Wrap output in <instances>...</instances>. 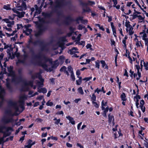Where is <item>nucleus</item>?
<instances>
[{
    "instance_id": "nucleus-1",
    "label": "nucleus",
    "mask_w": 148,
    "mask_h": 148,
    "mask_svg": "<svg viewBox=\"0 0 148 148\" xmlns=\"http://www.w3.org/2000/svg\"><path fill=\"white\" fill-rule=\"evenodd\" d=\"M52 64V60L51 59L45 60V62L43 63H41L40 65L45 70L47 71L51 72L53 68L56 67L59 65L58 60L55 61L53 63V65L50 66V65Z\"/></svg>"
},
{
    "instance_id": "nucleus-2",
    "label": "nucleus",
    "mask_w": 148,
    "mask_h": 148,
    "mask_svg": "<svg viewBox=\"0 0 148 148\" xmlns=\"http://www.w3.org/2000/svg\"><path fill=\"white\" fill-rule=\"evenodd\" d=\"M27 96L25 95H21L19 98V101L18 103H13L12 105L16 111L21 112L24 109L23 106L24 101L26 100Z\"/></svg>"
},
{
    "instance_id": "nucleus-3",
    "label": "nucleus",
    "mask_w": 148,
    "mask_h": 148,
    "mask_svg": "<svg viewBox=\"0 0 148 148\" xmlns=\"http://www.w3.org/2000/svg\"><path fill=\"white\" fill-rule=\"evenodd\" d=\"M36 76L40 81V82H37L36 83V85L38 86V92H42L44 93H46L47 92V90L46 88H40V87H42L43 85L44 79L42 78L39 73L37 74Z\"/></svg>"
},
{
    "instance_id": "nucleus-4",
    "label": "nucleus",
    "mask_w": 148,
    "mask_h": 148,
    "mask_svg": "<svg viewBox=\"0 0 148 148\" xmlns=\"http://www.w3.org/2000/svg\"><path fill=\"white\" fill-rule=\"evenodd\" d=\"M37 27L38 29V32L36 33L35 35L37 37L40 35L43 31V25L45 23L44 20L43 19H39V21L35 22Z\"/></svg>"
},
{
    "instance_id": "nucleus-5",
    "label": "nucleus",
    "mask_w": 148,
    "mask_h": 148,
    "mask_svg": "<svg viewBox=\"0 0 148 148\" xmlns=\"http://www.w3.org/2000/svg\"><path fill=\"white\" fill-rule=\"evenodd\" d=\"M126 56L128 58L129 62L131 64H132V62L133 61H136V62L138 63V64L135 65V69L137 70V71H142L143 68H141L140 66H140L139 65L138 62H137L136 54L134 53H133V56H132V58L130 56L129 54H127L126 55Z\"/></svg>"
},
{
    "instance_id": "nucleus-6",
    "label": "nucleus",
    "mask_w": 148,
    "mask_h": 148,
    "mask_svg": "<svg viewBox=\"0 0 148 148\" xmlns=\"http://www.w3.org/2000/svg\"><path fill=\"white\" fill-rule=\"evenodd\" d=\"M107 102L106 101L103 100L101 103V109L103 111L102 114L103 116L106 117V114L108 110V106L107 105Z\"/></svg>"
},
{
    "instance_id": "nucleus-7",
    "label": "nucleus",
    "mask_w": 148,
    "mask_h": 148,
    "mask_svg": "<svg viewBox=\"0 0 148 148\" xmlns=\"http://www.w3.org/2000/svg\"><path fill=\"white\" fill-rule=\"evenodd\" d=\"M130 22L128 21H126L125 25L126 27V30L130 35H132L134 33L133 30V27L130 24Z\"/></svg>"
},
{
    "instance_id": "nucleus-8",
    "label": "nucleus",
    "mask_w": 148,
    "mask_h": 148,
    "mask_svg": "<svg viewBox=\"0 0 148 148\" xmlns=\"http://www.w3.org/2000/svg\"><path fill=\"white\" fill-rule=\"evenodd\" d=\"M5 91L3 89L0 88V107L3 101V97L5 95Z\"/></svg>"
},
{
    "instance_id": "nucleus-9",
    "label": "nucleus",
    "mask_w": 148,
    "mask_h": 148,
    "mask_svg": "<svg viewBox=\"0 0 148 148\" xmlns=\"http://www.w3.org/2000/svg\"><path fill=\"white\" fill-rule=\"evenodd\" d=\"M3 129L6 130L7 131H12V128L11 127H0V132H2L3 130ZM3 137H0V144L1 143L3 142Z\"/></svg>"
},
{
    "instance_id": "nucleus-10",
    "label": "nucleus",
    "mask_w": 148,
    "mask_h": 148,
    "mask_svg": "<svg viewBox=\"0 0 148 148\" xmlns=\"http://www.w3.org/2000/svg\"><path fill=\"white\" fill-rule=\"evenodd\" d=\"M16 7L18 8V10L22 11L25 10L26 9L27 6L25 3L23 2L21 5H19L18 4H17Z\"/></svg>"
},
{
    "instance_id": "nucleus-11",
    "label": "nucleus",
    "mask_w": 148,
    "mask_h": 148,
    "mask_svg": "<svg viewBox=\"0 0 148 148\" xmlns=\"http://www.w3.org/2000/svg\"><path fill=\"white\" fill-rule=\"evenodd\" d=\"M42 4L40 6V8H38V6L37 5H35L34 6L35 9L36 11L35 12V14H34V16L35 17L36 14H39L41 12V8L42 7Z\"/></svg>"
},
{
    "instance_id": "nucleus-12",
    "label": "nucleus",
    "mask_w": 148,
    "mask_h": 148,
    "mask_svg": "<svg viewBox=\"0 0 148 148\" xmlns=\"http://www.w3.org/2000/svg\"><path fill=\"white\" fill-rule=\"evenodd\" d=\"M35 143V142H32V140H29L27 141V145L25 146L24 148H31L32 146Z\"/></svg>"
},
{
    "instance_id": "nucleus-13",
    "label": "nucleus",
    "mask_w": 148,
    "mask_h": 148,
    "mask_svg": "<svg viewBox=\"0 0 148 148\" xmlns=\"http://www.w3.org/2000/svg\"><path fill=\"white\" fill-rule=\"evenodd\" d=\"M68 52L71 54H73L76 53H78V49L76 47H74L72 49L69 50Z\"/></svg>"
},
{
    "instance_id": "nucleus-14",
    "label": "nucleus",
    "mask_w": 148,
    "mask_h": 148,
    "mask_svg": "<svg viewBox=\"0 0 148 148\" xmlns=\"http://www.w3.org/2000/svg\"><path fill=\"white\" fill-rule=\"evenodd\" d=\"M32 31L31 29H29L27 26H25L24 27L23 32L25 33L26 35H28L31 33Z\"/></svg>"
},
{
    "instance_id": "nucleus-15",
    "label": "nucleus",
    "mask_w": 148,
    "mask_h": 148,
    "mask_svg": "<svg viewBox=\"0 0 148 148\" xmlns=\"http://www.w3.org/2000/svg\"><path fill=\"white\" fill-rule=\"evenodd\" d=\"M144 31L141 32L140 33L139 36L142 39L144 40H146L147 39L146 38L147 37V35L146 34Z\"/></svg>"
},
{
    "instance_id": "nucleus-16",
    "label": "nucleus",
    "mask_w": 148,
    "mask_h": 148,
    "mask_svg": "<svg viewBox=\"0 0 148 148\" xmlns=\"http://www.w3.org/2000/svg\"><path fill=\"white\" fill-rule=\"evenodd\" d=\"M113 2V7L115 8L116 9H119L120 8V5L117 4V0H112Z\"/></svg>"
},
{
    "instance_id": "nucleus-17",
    "label": "nucleus",
    "mask_w": 148,
    "mask_h": 148,
    "mask_svg": "<svg viewBox=\"0 0 148 148\" xmlns=\"http://www.w3.org/2000/svg\"><path fill=\"white\" fill-rule=\"evenodd\" d=\"M68 120H69L70 122L73 125H74L75 124V121L74 120V119L73 118L71 117V116H69L66 117Z\"/></svg>"
},
{
    "instance_id": "nucleus-18",
    "label": "nucleus",
    "mask_w": 148,
    "mask_h": 148,
    "mask_svg": "<svg viewBox=\"0 0 148 148\" xmlns=\"http://www.w3.org/2000/svg\"><path fill=\"white\" fill-rule=\"evenodd\" d=\"M66 68L65 66H63L60 69V71L61 72H64L66 73L68 76H69V73L68 71L66 70Z\"/></svg>"
},
{
    "instance_id": "nucleus-19",
    "label": "nucleus",
    "mask_w": 148,
    "mask_h": 148,
    "mask_svg": "<svg viewBox=\"0 0 148 148\" xmlns=\"http://www.w3.org/2000/svg\"><path fill=\"white\" fill-rule=\"evenodd\" d=\"M145 17L144 15L142 16L140 15H138V20L139 22L141 23L145 19Z\"/></svg>"
},
{
    "instance_id": "nucleus-20",
    "label": "nucleus",
    "mask_w": 148,
    "mask_h": 148,
    "mask_svg": "<svg viewBox=\"0 0 148 148\" xmlns=\"http://www.w3.org/2000/svg\"><path fill=\"white\" fill-rule=\"evenodd\" d=\"M14 24V21H10L9 23H7V26L8 27H11Z\"/></svg>"
},
{
    "instance_id": "nucleus-21",
    "label": "nucleus",
    "mask_w": 148,
    "mask_h": 148,
    "mask_svg": "<svg viewBox=\"0 0 148 148\" xmlns=\"http://www.w3.org/2000/svg\"><path fill=\"white\" fill-rule=\"evenodd\" d=\"M121 100L123 101H126V95L125 93H123L121 95Z\"/></svg>"
},
{
    "instance_id": "nucleus-22",
    "label": "nucleus",
    "mask_w": 148,
    "mask_h": 148,
    "mask_svg": "<svg viewBox=\"0 0 148 148\" xmlns=\"http://www.w3.org/2000/svg\"><path fill=\"white\" fill-rule=\"evenodd\" d=\"M25 14V13L24 12H18L17 14V16L19 18H21L24 16Z\"/></svg>"
},
{
    "instance_id": "nucleus-23",
    "label": "nucleus",
    "mask_w": 148,
    "mask_h": 148,
    "mask_svg": "<svg viewBox=\"0 0 148 148\" xmlns=\"http://www.w3.org/2000/svg\"><path fill=\"white\" fill-rule=\"evenodd\" d=\"M10 4H7V5H4L3 6V8L4 9L6 10H10L11 9L10 7Z\"/></svg>"
},
{
    "instance_id": "nucleus-24",
    "label": "nucleus",
    "mask_w": 148,
    "mask_h": 148,
    "mask_svg": "<svg viewBox=\"0 0 148 148\" xmlns=\"http://www.w3.org/2000/svg\"><path fill=\"white\" fill-rule=\"evenodd\" d=\"M53 120L55 121L54 122V124L56 125H58L60 123V119H57L56 117H55Z\"/></svg>"
},
{
    "instance_id": "nucleus-25",
    "label": "nucleus",
    "mask_w": 148,
    "mask_h": 148,
    "mask_svg": "<svg viewBox=\"0 0 148 148\" xmlns=\"http://www.w3.org/2000/svg\"><path fill=\"white\" fill-rule=\"evenodd\" d=\"M13 67L10 66L9 68H8V71L10 72V74L13 75L14 73L12 71Z\"/></svg>"
},
{
    "instance_id": "nucleus-26",
    "label": "nucleus",
    "mask_w": 148,
    "mask_h": 148,
    "mask_svg": "<svg viewBox=\"0 0 148 148\" xmlns=\"http://www.w3.org/2000/svg\"><path fill=\"white\" fill-rule=\"evenodd\" d=\"M79 79L76 80L77 84L78 85H80L82 83V77H78Z\"/></svg>"
},
{
    "instance_id": "nucleus-27",
    "label": "nucleus",
    "mask_w": 148,
    "mask_h": 148,
    "mask_svg": "<svg viewBox=\"0 0 148 148\" xmlns=\"http://www.w3.org/2000/svg\"><path fill=\"white\" fill-rule=\"evenodd\" d=\"M140 96L138 95H136V96H135L134 97V100L135 102H137L139 101V99H140Z\"/></svg>"
},
{
    "instance_id": "nucleus-28",
    "label": "nucleus",
    "mask_w": 148,
    "mask_h": 148,
    "mask_svg": "<svg viewBox=\"0 0 148 148\" xmlns=\"http://www.w3.org/2000/svg\"><path fill=\"white\" fill-rule=\"evenodd\" d=\"M78 28L79 30H82L83 29L84 30V33H85L87 31V29L84 27V26L82 25H79L78 26Z\"/></svg>"
},
{
    "instance_id": "nucleus-29",
    "label": "nucleus",
    "mask_w": 148,
    "mask_h": 148,
    "mask_svg": "<svg viewBox=\"0 0 148 148\" xmlns=\"http://www.w3.org/2000/svg\"><path fill=\"white\" fill-rule=\"evenodd\" d=\"M78 92L82 95H83L84 94V92L83 90L82 87H80L77 89Z\"/></svg>"
},
{
    "instance_id": "nucleus-30",
    "label": "nucleus",
    "mask_w": 148,
    "mask_h": 148,
    "mask_svg": "<svg viewBox=\"0 0 148 148\" xmlns=\"http://www.w3.org/2000/svg\"><path fill=\"white\" fill-rule=\"evenodd\" d=\"M79 20H80L81 21V22L83 23H84V24H86L88 22V21L87 20H83V18L80 17L78 18Z\"/></svg>"
},
{
    "instance_id": "nucleus-31",
    "label": "nucleus",
    "mask_w": 148,
    "mask_h": 148,
    "mask_svg": "<svg viewBox=\"0 0 148 148\" xmlns=\"http://www.w3.org/2000/svg\"><path fill=\"white\" fill-rule=\"evenodd\" d=\"M100 61L99 60H97L95 61V66L96 68H97L98 69L100 67Z\"/></svg>"
},
{
    "instance_id": "nucleus-32",
    "label": "nucleus",
    "mask_w": 148,
    "mask_h": 148,
    "mask_svg": "<svg viewBox=\"0 0 148 148\" xmlns=\"http://www.w3.org/2000/svg\"><path fill=\"white\" fill-rule=\"evenodd\" d=\"M136 45L137 47H141L142 48H143V46L142 45L141 42L140 41L138 42L137 43H136Z\"/></svg>"
},
{
    "instance_id": "nucleus-33",
    "label": "nucleus",
    "mask_w": 148,
    "mask_h": 148,
    "mask_svg": "<svg viewBox=\"0 0 148 148\" xmlns=\"http://www.w3.org/2000/svg\"><path fill=\"white\" fill-rule=\"evenodd\" d=\"M143 65L145 68V69L146 70H148V62H143Z\"/></svg>"
},
{
    "instance_id": "nucleus-34",
    "label": "nucleus",
    "mask_w": 148,
    "mask_h": 148,
    "mask_svg": "<svg viewBox=\"0 0 148 148\" xmlns=\"http://www.w3.org/2000/svg\"><path fill=\"white\" fill-rule=\"evenodd\" d=\"M17 31L15 30L13 32V33L11 34H9L7 33H5L6 34L8 37H10L11 36H13L16 32Z\"/></svg>"
},
{
    "instance_id": "nucleus-35",
    "label": "nucleus",
    "mask_w": 148,
    "mask_h": 148,
    "mask_svg": "<svg viewBox=\"0 0 148 148\" xmlns=\"http://www.w3.org/2000/svg\"><path fill=\"white\" fill-rule=\"evenodd\" d=\"M3 28L4 29H5L8 32H11L12 31L11 28L10 27L8 28L6 26H3Z\"/></svg>"
},
{
    "instance_id": "nucleus-36",
    "label": "nucleus",
    "mask_w": 148,
    "mask_h": 148,
    "mask_svg": "<svg viewBox=\"0 0 148 148\" xmlns=\"http://www.w3.org/2000/svg\"><path fill=\"white\" fill-rule=\"evenodd\" d=\"M68 70L71 73V74L73 73V69L71 66H68Z\"/></svg>"
},
{
    "instance_id": "nucleus-37",
    "label": "nucleus",
    "mask_w": 148,
    "mask_h": 148,
    "mask_svg": "<svg viewBox=\"0 0 148 148\" xmlns=\"http://www.w3.org/2000/svg\"><path fill=\"white\" fill-rule=\"evenodd\" d=\"M108 119L109 122L110 123L112 120H113L114 119L113 116L112 115H109Z\"/></svg>"
},
{
    "instance_id": "nucleus-38",
    "label": "nucleus",
    "mask_w": 148,
    "mask_h": 148,
    "mask_svg": "<svg viewBox=\"0 0 148 148\" xmlns=\"http://www.w3.org/2000/svg\"><path fill=\"white\" fill-rule=\"evenodd\" d=\"M110 25L112 29V31L116 30L115 27L113 23L112 22L110 23Z\"/></svg>"
},
{
    "instance_id": "nucleus-39",
    "label": "nucleus",
    "mask_w": 148,
    "mask_h": 148,
    "mask_svg": "<svg viewBox=\"0 0 148 148\" xmlns=\"http://www.w3.org/2000/svg\"><path fill=\"white\" fill-rule=\"evenodd\" d=\"M46 104L48 106H51L53 105V103L52 102H51L50 101H49Z\"/></svg>"
},
{
    "instance_id": "nucleus-40",
    "label": "nucleus",
    "mask_w": 148,
    "mask_h": 148,
    "mask_svg": "<svg viewBox=\"0 0 148 148\" xmlns=\"http://www.w3.org/2000/svg\"><path fill=\"white\" fill-rule=\"evenodd\" d=\"M64 57L63 56H60L59 58V60L62 63L64 61Z\"/></svg>"
},
{
    "instance_id": "nucleus-41",
    "label": "nucleus",
    "mask_w": 148,
    "mask_h": 148,
    "mask_svg": "<svg viewBox=\"0 0 148 148\" xmlns=\"http://www.w3.org/2000/svg\"><path fill=\"white\" fill-rule=\"evenodd\" d=\"M56 3L57 4V7L61 6L62 5V2L60 0L57 1L56 2Z\"/></svg>"
},
{
    "instance_id": "nucleus-42",
    "label": "nucleus",
    "mask_w": 148,
    "mask_h": 148,
    "mask_svg": "<svg viewBox=\"0 0 148 148\" xmlns=\"http://www.w3.org/2000/svg\"><path fill=\"white\" fill-rule=\"evenodd\" d=\"M92 103L94 105V106L96 108H98L99 107V105L95 101H92Z\"/></svg>"
},
{
    "instance_id": "nucleus-43",
    "label": "nucleus",
    "mask_w": 148,
    "mask_h": 148,
    "mask_svg": "<svg viewBox=\"0 0 148 148\" xmlns=\"http://www.w3.org/2000/svg\"><path fill=\"white\" fill-rule=\"evenodd\" d=\"M100 62L102 64V67L104 68L106 65L105 61L104 60H101Z\"/></svg>"
},
{
    "instance_id": "nucleus-44",
    "label": "nucleus",
    "mask_w": 148,
    "mask_h": 148,
    "mask_svg": "<svg viewBox=\"0 0 148 148\" xmlns=\"http://www.w3.org/2000/svg\"><path fill=\"white\" fill-rule=\"evenodd\" d=\"M96 96H95V95L94 94H93L92 96L91 97V99L92 100H93V101H95L96 100Z\"/></svg>"
},
{
    "instance_id": "nucleus-45",
    "label": "nucleus",
    "mask_w": 148,
    "mask_h": 148,
    "mask_svg": "<svg viewBox=\"0 0 148 148\" xmlns=\"http://www.w3.org/2000/svg\"><path fill=\"white\" fill-rule=\"evenodd\" d=\"M141 71H138L137 72V75L138 76V78H137V79L138 80L141 77Z\"/></svg>"
},
{
    "instance_id": "nucleus-46",
    "label": "nucleus",
    "mask_w": 148,
    "mask_h": 148,
    "mask_svg": "<svg viewBox=\"0 0 148 148\" xmlns=\"http://www.w3.org/2000/svg\"><path fill=\"white\" fill-rule=\"evenodd\" d=\"M135 2L136 4L139 6V7L140 8V9L143 11V8L141 5L139 4V3L137 0H135Z\"/></svg>"
},
{
    "instance_id": "nucleus-47",
    "label": "nucleus",
    "mask_w": 148,
    "mask_h": 148,
    "mask_svg": "<svg viewBox=\"0 0 148 148\" xmlns=\"http://www.w3.org/2000/svg\"><path fill=\"white\" fill-rule=\"evenodd\" d=\"M92 78V77H86L84 78L83 80L86 81H88L90 80Z\"/></svg>"
},
{
    "instance_id": "nucleus-48",
    "label": "nucleus",
    "mask_w": 148,
    "mask_h": 148,
    "mask_svg": "<svg viewBox=\"0 0 148 148\" xmlns=\"http://www.w3.org/2000/svg\"><path fill=\"white\" fill-rule=\"evenodd\" d=\"M86 47L87 49H89L90 50L92 49V48H91L92 45L90 44H88L86 45Z\"/></svg>"
},
{
    "instance_id": "nucleus-49",
    "label": "nucleus",
    "mask_w": 148,
    "mask_h": 148,
    "mask_svg": "<svg viewBox=\"0 0 148 148\" xmlns=\"http://www.w3.org/2000/svg\"><path fill=\"white\" fill-rule=\"evenodd\" d=\"M71 74V79L73 81H75V78L74 74V73H72Z\"/></svg>"
},
{
    "instance_id": "nucleus-50",
    "label": "nucleus",
    "mask_w": 148,
    "mask_h": 148,
    "mask_svg": "<svg viewBox=\"0 0 148 148\" xmlns=\"http://www.w3.org/2000/svg\"><path fill=\"white\" fill-rule=\"evenodd\" d=\"M144 31H145L146 33L148 34V26L147 28L146 27V25H145L144 26Z\"/></svg>"
},
{
    "instance_id": "nucleus-51",
    "label": "nucleus",
    "mask_w": 148,
    "mask_h": 148,
    "mask_svg": "<svg viewBox=\"0 0 148 148\" xmlns=\"http://www.w3.org/2000/svg\"><path fill=\"white\" fill-rule=\"evenodd\" d=\"M17 29H18L22 27V25L21 24H17Z\"/></svg>"
},
{
    "instance_id": "nucleus-52",
    "label": "nucleus",
    "mask_w": 148,
    "mask_h": 148,
    "mask_svg": "<svg viewBox=\"0 0 148 148\" xmlns=\"http://www.w3.org/2000/svg\"><path fill=\"white\" fill-rule=\"evenodd\" d=\"M63 45V43L62 41L60 42L57 44V45L60 47H62Z\"/></svg>"
},
{
    "instance_id": "nucleus-53",
    "label": "nucleus",
    "mask_w": 148,
    "mask_h": 148,
    "mask_svg": "<svg viewBox=\"0 0 148 148\" xmlns=\"http://www.w3.org/2000/svg\"><path fill=\"white\" fill-rule=\"evenodd\" d=\"M23 128V127L22 126H21L20 127L18 128L17 130H16V134H17L20 131V130L22 129Z\"/></svg>"
},
{
    "instance_id": "nucleus-54",
    "label": "nucleus",
    "mask_w": 148,
    "mask_h": 148,
    "mask_svg": "<svg viewBox=\"0 0 148 148\" xmlns=\"http://www.w3.org/2000/svg\"><path fill=\"white\" fill-rule=\"evenodd\" d=\"M138 15H137L134 12L133 14V19H135L137 17L138 18Z\"/></svg>"
},
{
    "instance_id": "nucleus-55",
    "label": "nucleus",
    "mask_w": 148,
    "mask_h": 148,
    "mask_svg": "<svg viewBox=\"0 0 148 148\" xmlns=\"http://www.w3.org/2000/svg\"><path fill=\"white\" fill-rule=\"evenodd\" d=\"M56 114L57 115L62 114V115H63L64 114V112L62 111H60L57 112L56 113Z\"/></svg>"
},
{
    "instance_id": "nucleus-56",
    "label": "nucleus",
    "mask_w": 148,
    "mask_h": 148,
    "mask_svg": "<svg viewBox=\"0 0 148 148\" xmlns=\"http://www.w3.org/2000/svg\"><path fill=\"white\" fill-rule=\"evenodd\" d=\"M76 44H78L79 45H84V41H81V42H78L77 41L76 42Z\"/></svg>"
},
{
    "instance_id": "nucleus-57",
    "label": "nucleus",
    "mask_w": 148,
    "mask_h": 148,
    "mask_svg": "<svg viewBox=\"0 0 148 148\" xmlns=\"http://www.w3.org/2000/svg\"><path fill=\"white\" fill-rule=\"evenodd\" d=\"M43 98V96H39L37 97L36 99L39 100H41Z\"/></svg>"
},
{
    "instance_id": "nucleus-58",
    "label": "nucleus",
    "mask_w": 148,
    "mask_h": 148,
    "mask_svg": "<svg viewBox=\"0 0 148 148\" xmlns=\"http://www.w3.org/2000/svg\"><path fill=\"white\" fill-rule=\"evenodd\" d=\"M76 145L77 146L79 147V148H84L83 146L81 145L79 143H77Z\"/></svg>"
},
{
    "instance_id": "nucleus-59",
    "label": "nucleus",
    "mask_w": 148,
    "mask_h": 148,
    "mask_svg": "<svg viewBox=\"0 0 148 148\" xmlns=\"http://www.w3.org/2000/svg\"><path fill=\"white\" fill-rule=\"evenodd\" d=\"M141 110L143 112H144L145 111V108L143 106H140Z\"/></svg>"
},
{
    "instance_id": "nucleus-60",
    "label": "nucleus",
    "mask_w": 148,
    "mask_h": 148,
    "mask_svg": "<svg viewBox=\"0 0 148 148\" xmlns=\"http://www.w3.org/2000/svg\"><path fill=\"white\" fill-rule=\"evenodd\" d=\"M12 10L14 13H15L17 14V13L18 12V11L17 9L15 8H13L12 9Z\"/></svg>"
},
{
    "instance_id": "nucleus-61",
    "label": "nucleus",
    "mask_w": 148,
    "mask_h": 148,
    "mask_svg": "<svg viewBox=\"0 0 148 148\" xmlns=\"http://www.w3.org/2000/svg\"><path fill=\"white\" fill-rule=\"evenodd\" d=\"M2 21L5 22L7 23L10 21L9 20L8 18L3 19L2 20Z\"/></svg>"
},
{
    "instance_id": "nucleus-62",
    "label": "nucleus",
    "mask_w": 148,
    "mask_h": 148,
    "mask_svg": "<svg viewBox=\"0 0 148 148\" xmlns=\"http://www.w3.org/2000/svg\"><path fill=\"white\" fill-rule=\"evenodd\" d=\"M118 30L119 32L121 34V35H122V36H123L124 35H123V32H122V29L121 28H120Z\"/></svg>"
},
{
    "instance_id": "nucleus-63",
    "label": "nucleus",
    "mask_w": 148,
    "mask_h": 148,
    "mask_svg": "<svg viewBox=\"0 0 148 148\" xmlns=\"http://www.w3.org/2000/svg\"><path fill=\"white\" fill-rule=\"evenodd\" d=\"M36 121L38 123H40L42 121V120L41 119L37 118L36 120Z\"/></svg>"
},
{
    "instance_id": "nucleus-64",
    "label": "nucleus",
    "mask_w": 148,
    "mask_h": 148,
    "mask_svg": "<svg viewBox=\"0 0 148 148\" xmlns=\"http://www.w3.org/2000/svg\"><path fill=\"white\" fill-rule=\"evenodd\" d=\"M144 41L145 42V45L147 46V47H148V39H147Z\"/></svg>"
}]
</instances>
